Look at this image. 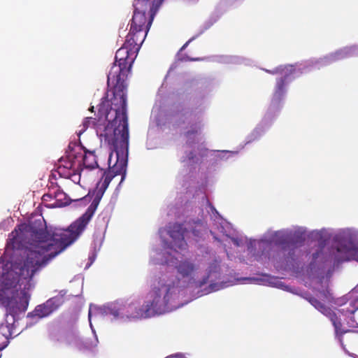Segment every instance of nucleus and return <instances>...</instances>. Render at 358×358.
Here are the masks:
<instances>
[{
  "label": "nucleus",
  "mask_w": 358,
  "mask_h": 358,
  "mask_svg": "<svg viewBox=\"0 0 358 358\" xmlns=\"http://www.w3.org/2000/svg\"><path fill=\"white\" fill-rule=\"evenodd\" d=\"M346 260H348V259H342V261H346Z\"/></svg>",
  "instance_id": "obj_33"
},
{
  "label": "nucleus",
  "mask_w": 358,
  "mask_h": 358,
  "mask_svg": "<svg viewBox=\"0 0 358 358\" xmlns=\"http://www.w3.org/2000/svg\"><path fill=\"white\" fill-rule=\"evenodd\" d=\"M130 50L122 45L119 48L107 76V84L113 88V92L117 96L127 98V85L125 81L130 73L136 55L131 54Z\"/></svg>",
  "instance_id": "obj_3"
},
{
  "label": "nucleus",
  "mask_w": 358,
  "mask_h": 358,
  "mask_svg": "<svg viewBox=\"0 0 358 358\" xmlns=\"http://www.w3.org/2000/svg\"><path fill=\"white\" fill-rule=\"evenodd\" d=\"M20 303L17 301L14 302L13 299L10 300L8 303V309L12 315L15 316L20 313H24L27 310L28 306V301L26 299H20Z\"/></svg>",
  "instance_id": "obj_12"
},
{
  "label": "nucleus",
  "mask_w": 358,
  "mask_h": 358,
  "mask_svg": "<svg viewBox=\"0 0 358 358\" xmlns=\"http://www.w3.org/2000/svg\"><path fill=\"white\" fill-rule=\"evenodd\" d=\"M164 0H135L134 10L147 13L149 15L148 26H151L154 16L157 12Z\"/></svg>",
  "instance_id": "obj_6"
},
{
  "label": "nucleus",
  "mask_w": 358,
  "mask_h": 358,
  "mask_svg": "<svg viewBox=\"0 0 358 358\" xmlns=\"http://www.w3.org/2000/svg\"><path fill=\"white\" fill-rule=\"evenodd\" d=\"M200 126L198 125L197 124L192 125L190 129L185 132V136L187 137H191L192 135L198 134L199 131H200Z\"/></svg>",
  "instance_id": "obj_21"
},
{
  "label": "nucleus",
  "mask_w": 358,
  "mask_h": 358,
  "mask_svg": "<svg viewBox=\"0 0 358 358\" xmlns=\"http://www.w3.org/2000/svg\"><path fill=\"white\" fill-rule=\"evenodd\" d=\"M271 241L275 245L280 246L284 250L293 251L303 244L305 238L303 234L278 231L273 234Z\"/></svg>",
  "instance_id": "obj_5"
},
{
  "label": "nucleus",
  "mask_w": 358,
  "mask_h": 358,
  "mask_svg": "<svg viewBox=\"0 0 358 358\" xmlns=\"http://www.w3.org/2000/svg\"><path fill=\"white\" fill-rule=\"evenodd\" d=\"M52 199H54L53 192H49V193L45 194L42 197V199L43 201H50Z\"/></svg>",
  "instance_id": "obj_25"
},
{
  "label": "nucleus",
  "mask_w": 358,
  "mask_h": 358,
  "mask_svg": "<svg viewBox=\"0 0 358 358\" xmlns=\"http://www.w3.org/2000/svg\"><path fill=\"white\" fill-rule=\"evenodd\" d=\"M306 299L308 301V302L313 306L317 310H318L320 312H321L324 315L329 313L330 308L327 307L324 303L320 302L318 299L315 298L314 296H309L306 298Z\"/></svg>",
  "instance_id": "obj_16"
},
{
  "label": "nucleus",
  "mask_w": 358,
  "mask_h": 358,
  "mask_svg": "<svg viewBox=\"0 0 358 358\" xmlns=\"http://www.w3.org/2000/svg\"><path fill=\"white\" fill-rule=\"evenodd\" d=\"M54 194V200L55 201L52 203L49 204L48 206L50 208H58L65 206L67 202L64 201L63 199H65L66 194L60 191L59 189H57L53 192Z\"/></svg>",
  "instance_id": "obj_15"
},
{
  "label": "nucleus",
  "mask_w": 358,
  "mask_h": 358,
  "mask_svg": "<svg viewBox=\"0 0 358 358\" xmlns=\"http://www.w3.org/2000/svg\"><path fill=\"white\" fill-rule=\"evenodd\" d=\"M267 72L270 73H272V74H274V73H277V71H267Z\"/></svg>",
  "instance_id": "obj_30"
},
{
  "label": "nucleus",
  "mask_w": 358,
  "mask_h": 358,
  "mask_svg": "<svg viewBox=\"0 0 358 358\" xmlns=\"http://www.w3.org/2000/svg\"><path fill=\"white\" fill-rule=\"evenodd\" d=\"M220 271V264L217 261H215L210 265V266L208 268V275L202 279V280L200 282V286L201 287L202 285L207 283L208 278L213 273L219 274Z\"/></svg>",
  "instance_id": "obj_18"
},
{
  "label": "nucleus",
  "mask_w": 358,
  "mask_h": 358,
  "mask_svg": "<svg viewBox=\"0 0 358 358\" xmlns=\"http://www.w3.org/2000/svg\"><path fill=\"white\" fill-rule=\"evenodd\" d=\"M194 38H190L188 41H187V42H186V43L182 45V47L181 48L180 50L182 51V50H185V49L187 47V45H189V43L192 41H193V40H194Z\"/></svg>",
  "instance_id": "obj_27"
},
{
  "label": "nucleus",
  "mask_w": 358,
  "mask_h": 358,
  "mask_svg": "<svg viewBox=\"0 0 358 358\" xmlns=\"http://www.w3.org/2000/svg\"><path fill=\"white\" fill-rule=\"evenodd\" d=\"M146 37V33L143 31L138 32L132 31L129 29L126 40L122 45L126 46L131 52V55L136 54L137 55L141 45L143 44Z\"/></svg>",
  "instance_id": "obj_8"
},
{
  "label": "nucleus",
  "mask_w": 358,
  "mask_h": 358,
  "mask_svg": "<svg viewBox=\"0 0 358 358\" xmlns=\"http://www.w3.org/2000/svg\"><path fill=\"white\" fill-rule=\"evenodd\" d=\"M98 167L94 151L84 150L83 153L73 150L60 159L57 172L62 178H71L80 176L84 169L92 170Z\"/></svg>",
  "instance_id": "obj_4"
},
{
  "label": "nucleus",
  "mask_w": 358,
  "mask_h": 358,
  "mask_svg": "<svg viewBox=\"0 0 358 358\" xmlns=\"http://www.w3.org/2000/svg\"><path fill=\"white\" fill-rule=\"evenodd\" d=\"M178 282V280L176 282L166 275L159 278L152 284L150 292L152 300L146 301L139 308H137L136 304L134 303L129 304L125 308L127 316L134 318H148L167 312Z\"/></svg>",
  "instance_id": "obj_2"
},
{
  "label": "nucleus",
  "mask_w": 358,
  "mask_h": 358,
  "mask_svg": "<svg viewBox=\"0 0 358 358\" xmlns=\"http://www.w3.org/2000/svg\"><path fill=\"white\" fill-rule=\"evenodd\" d=\"M206 59V57H191L187 55L183 56L180 59L181 62H201Z\"/></svg>",
  "instance_id": "obj_24"
},
{
  "label": "nucleus",
  "mask_w": 358,
  "mask_h": 358,
  "mask_svg": "<svg viewBox=\"0 0 358 358\" xmlns=\"http://www.w3.org/2000/svg\"><path fill=\"white\" fill-rule=\"evenodd\" d=\"M337 251H338V252H341V249H340V248H338V249H337Z\"/></svg>",
  "instance_id": "obj_32"
},
{
  "label": "nucleus",
  "mask_w": 358,
  "mask_h": 358,
  "mask_svg": "<svg viewBox=\"0 0 358 358\" xmlns=\"http://www.w3.org/2000/svg\"><path fill=\"white\" fill-rule=\"evenodd\" d=\"M77 131L80 136L89 127L94 128L97 134L113 147L108 156V170L105 171L102 180L97 183L94 198L85 213L70 225L71 231L79 234L85 229L93 217L97 206L112 179L126 174L129 153V124L127 115V98L116 95L101 99L98 106L96 117H86Z\"/></svg>",
  "instance_id": "obj_1"
},
{
  "label": "nucleus",
  "mask_w": 358,
  "mask_h": 358,
  "mask_svg": "<svg viewBox=\"0 0 358 358\" xmlns=\"http://www.w3.org/2000/svg\"><path fill=\"white\" fill-rule=\"evenodd\" d=\"M53 311L52 310L50 305H48V302L37 306L33 313V315L37 316L39 318L47 317L50 315Z\"/></svg>",
  "instance_id": "obj_14"
},
{
  "label": "nucleus",
  "mask_w": 358,
  "mask_h": 358,
  "mask_svg": "<svg viewBox=\"0 0 358 358\" xmlns=\"http://www.w3.org/2000/svg\"><path fill=\"white\" fill-rule=\"evenodd\" d=\"M194 156H195L194 154L192 152L189 153V155L188 156V158H189V160H191V159H194Z\"/></svg>",
  "instance_id": "obj_28"
},
{
  "label": "nucleus",
  "mask_w": 358,
  "mask_h": 358,
  "mask_svg": "<svg viewBox=\"0 0 358 358\" xmlns=\"http://www.w3.org/2000/svg\"><path fill=\"white\" fill-rule=\"evenodd\" d=\"M355 256L356 259L358 261V249L355 251Z\"/></svg>",
  "instance_id": "obj_29"
},
{
  "label": "nucleus",
  "mask_w": 358,
  "mask_h": 358,
  "mask_svg": "<svg viewBox=\"0 0 358 358\" xmlns=\"http://www.w3.org/2000/svg\"><path fill=\"white\" fill-rule=\"evenodd\" d=\"M287 76H285L283 78H280L276 81L275 90L273 93V100L275 102H280L282 99L283 95L285 93V86L287 84Z\"/></svg>",
  "instance_id": "obj_13"
},
{
  "label": "nucleus",
  "mask_w": 358,
  "mask_h": 358,
  "mask_svg": "<svg viewBox=\"0 0 358 358\" xmlns=\"http://www.w3.org/2000/svg\"><path fill=\"white\" fill-rule=\"evenodd\" d=\"M90 110L93 112L94 111V106H92L90 108Z\"/></svg>",
  "instance_id": "obj_31"
},
{
  "label": "nucleus",
  "mask_w": 358,
  "mask_h": 358,
  "mask_svg": "<svg viewBox=\"0 0 358 358\" xmlns=\"http://www.w3.org/2000/svg\"><path fill=\"white\" fill-rule=\"evenodd\" d=\"M166 358H168V357H166Z\"/></svg>",
  "instance_id": "obj_34"
},
{
  "label": "nucleus",
  "mask_w": 358,
  "mask_h": 358,
  "mask_svg": "<svg viewBox=\"0 0 358 358\" xmlns=\"http://www.w3.org/2000/svg\"><path fill=\"white\" fill-rule=\"evenodd\" d=\"M322 250H319L313 254V259L315 261L320 256Z\"/></svg>",
  "instance_id": "obj_26"
},
{
  "label": "nucleus",
  "mask_w": 358,
  "mask_h": 358,
  "mask_svg": "<svg viewBox=\"0 0 358 358\" xmlns=\"http://www.w3.org/2000/svg\"><path fill=\"white\" fill-rule=\"evenodd\" d=\"M106 313L113 315L115 318H117L120 314V309L115 305H112L107 308Z\"/></svg>",
  "instance_id": "obj_22"
},
{
  "label": "nucleus",
  "mask_w": 358,
  "mask_h": 358,
  "mask_svg": "<svg viewBox=\"0 0 358 358\" xmlns=\"http://www.w3.org/2000/svg\"><path fill=\"white\" fill-rule=\"evenodd\" d=\"M187 230L183 227L182 224L173 223L170 224L168 229V234L173 239V245L179 250H185L187 248V243L185 241V236Z\"/></svg>",
  "instance_id": "obj_7"
},
{
  "label": "nucleus",
  "mask_w": 358,
  "mask_h": 358,
  "mask_svg": "<svg viewBox=\"0 0 358 358\" xmlns=\"http://www.w3.org/2000/svg\"><path fill=\"white\" fill-rule=\"evenodd\" d=\"M351 49H346L344 50H341L335 53L333 56V59H339L344 58L347 55L350 54Z\"/></svg>",
  "instance_id": "obj_23"
},
{
  "label": "nucleus",
  "mask_w": 358,
  "mask_h": 358,
  "mask_svg": "<svg viewBox=\"0 0 358 358\" xmlns=\"http://www.w3.org/2000/svg\"><path fill=\"white\" fill-rule=\"evenodd\" d=\"M47 302L48 305H50L52 310L54 312L64 303V297L63 295H57L50 298Z\"/></svg>",
  "instance_id": "obj_20"
},
{
  "label": "nucleus",
  "mask_w": 358,
  "mask_h": 358,
  "mask_svg": "<svg viewBox=\"0 0 358 358\" xmlns=\"http://www.w3.org/2000/svg\"><path fill=\"white\" fill-rule=\"evenodd\" d=\"M148 21L149 18L148 19L145 13L134 10L131 20L130 29L136 32L143 31L147 34L150 27L148 24Z\"/></svg>",
  "instance_id": "obj_9"
},
{
  "label": "nucleus",
  "mask_w": 358,
  "mask_h": 358,
  "mask_svg": "<svg viewBox=\"0 0 358 358\" xmlns=\"http://www.w3.org/2000/svg\"><path fill=\"white\" fill-rule=\"evenodd\" d=\"M339 312L348 317L347 323L350 327H358V300L351 301L349 306H344Z\"/></svg>",
  "instance_id": "obj_10"
},
{
  "label": "nucleus",
  "mask_w": 358,
  "mask_h": 358,
  "mask_svg": "<svg viewBox=\"0 0 358 358\" xmlns=\"http://www.w3.org/2000/svg\"><path fill=\"white\" fill-rule=\"evenodd\" d=\"M177 271L182 277L190 276L195 271V265L189 260L180 261L176 266Z\"/></svg>",
  "instance_id": "obj_11"
},
{
  "label": "nucleus",
  "mask_w": 358,
  "mask_h": 358,
  "mask_svg": "<svg viewBox=\"0 0 358 358\" xmlns=\"http://www.w3.org/2000/svg\"><path fill=\"white\" fill-rule=\"evenodd\" d=\"M325 315L327 316L332 322L335 328L336 332L337 334L342 333L341 331L342 323L341 322V320L338 318L336 314L331 309H330L329 313H327Z\"/></svg>",
  "instance_id": "obj_19"
},
{
  "label": "nucleus",
  "mask_w": 358,
  "mask_h": 358,
  "mask_svg": "<svg viewBox=\"0 0 358 358\" xmlns=\"http://www.w3.org/2000/svg\"><path fill=\"white\" fill-rule=\"evenodd\" d=\"M166 358H168V357H166Z\"/></svg>",
  "instance_id": "obj_35"
},
{
  "label": "nucleus",
  "mask_w": 358,
  "mask_h": 358,
  "mask_svg": "<svg viewBox=\"0 0 358 358\" xmlns=\"http://www.w3.org/2000/svg\"><path fill=\"white\" fill-rule=\"evenodd\" d=\"M191 231L194 237H201L203 233L206 231V227L201 221L194 222L191 224Z\"/></svg>",
  "instance_id": "obj_17"
}]
</instances>
